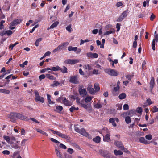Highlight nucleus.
Segmentation results:
<instances>
[{"label":"nucleus","instance_id":"11","mask_svg":"<svg viewBox=\"0 0 158 158\" xmlns=\"http://www.w3.org/2000/svg\"><path fill=\"white\" fill-rule=\"evenodd\" d=\"M17 113L15 112H11L9 115L8 117L11 119V121L14 123L15 122L16 119Z\"/></svg>","mask_w":158,"mask_h":158},{"label":"nucleus","instance_id":"22","mask_svg":"<svg viewBox=\"0 0 158 158\" xmlns=\"http://www.w3.org/2000/svg\"><path fill=\"white\" fill-rule=\"evenodd\" d=\"M59 22L58 21H56L52 24L50 27L49 28H48L47 29L49 30V29H53L56 27L59 24Z\"/></svg>","mask_w":158,"mask_h":158},{"label":"nucleus","instance_id":"35","mask_svg":"<svg viewBox=\"0 0 158 158\" xmlns=\"http://www.w3.org/2000/svg\"><path fill=\"white\" fill-rule=\"evenodd\" d=\"M125 121L126 123L129 124L131 123V119L129 116H127L125 117Z\"/></svg>","mask_w":158,"mask_h":158},{"label":"nucleus","instance_id":"56","mask_svg":"<svg viewBox=\"0 0 158 158\" xmlns=\"http://www.w3.org/2000/svg\"><path fill=\"white\" fill-rule=\"evenodd\" d=\"M46 77V75L44 74H42L39 76V79L40 81H41L42 79H44Z\"/></svg>","mask_w":158,"mask_h":158},{"label":"nucleus","instance_id":"40","mask_svg":"<svg viewBox=\"0 0 158 158\" xmlns=\"http://www.w3.org/2000/svg\"><path fill=\"white\" fill-rule=\"evenodd\" d=\"M127 13L128 10H125L122 13L121 15L123 18H126L127 16Z\"/></svg>","mask_w":158,"mask_h":158},{"label":"nucleus","instance_id":"54","mask_svg":"<svg viewBox=\"0 0 158 158\" xmlns=\"http://www.w3.org/2000/svg\"><path fill=\"white\" fill-rule=\"evenodd\" d=\"M2 153L4 155H9L10 154V152L8 150H4L2 151Z\"/></svg>","mask_w":158,"mask_h":158},{"label":"nucleus","instance_id":"2","mask_svg":"<svg viewBox=\"0 0 158 158\" xmlns=\"http://www.w3.org/2000/svg\"><path fill=\"white\" fill-rule=\"evenodd\" d=\"M52 71H60L63 73H68V69L65 66H63V68H60L58 65L53 66L51 67Z\"/></svg>","mask_w":158,"mask_h":158},{"label":"nucleus","instance_id":"3","mask_svg":"<svg viewBox=\"0 0 158 158\" xmlns=\"http://www.w3.org/2000/svg\"><path fill=\"white\" fill-rule=\"evenodd\" d=\"M50 131L54 134H56L59 137L68 140H69L71 139L70 137L68 135L62 134L57 131H54L52 129H50Z\"/></svg>","mask_w":158,"mask_h":158},{"label":"nucleus","instance_id":"37","mask_svg":"<svg viewBox=\"0 0 158 158\" xmlns=\"http://www.w3.org/2000/svg\"><path fill=\"white\" fill-rule=\"evenodd\" d=\"M42 40V38H40L37 39L36 40L35 44L36 46H38L39 45V43L41 42Z\"/></svg>","mask_w":158,"mask_h":158},{"label":"nucleus","instance_id":"36","mask_svg":"<svg viewBox=\"0 0 158 158\" xmlns=\"http://www.w3.org/2000/svg\"><path fill=\"white\" fill-rule=\"evenodd\" d=\"M79 110L78 107H75L73 106H72L69 109V111L71 112H73L74 110Z\"/></svg>","mask_w":158,"mask_h":158},{"label":"nucleus","instance_id":"32","mask_svg":"<svg viewBox=\"0 0 158 158\" xmlns=\"http://www.w3.org/2000/svg\"><path fill=\"white\" fill-rule=\"evenodd\" d=\"M3 138L8 143L10 144H12V142H10V138L9 136H3Z\"/></svg>","mask_w":158,"mask_h":158},{"label":"nucleus","instance_id":"46","mask_svg":"<svg viewBox=\"0 0 158 158\" xmlns=\"http://www.w3.org/2000/svg\"><path fill=\"white\" fill-rule=\"evenodd\" d=\"M81 107H83L85 109H87L88 108V106L87 105H86L85 104H84L82 103V102H83V101H82V100L81 101Z\"/></svg>","mask_w":158,"mask_h":158},{"label":"nucleus","instance_id":"10","mask_svg":"<svg viewBox=\"0 0 158 158\" xmlns=\"http://www.w3.org/2000/svg\"><path fill=\"white\" fill-rule=\"evenodd\" d=\"M79 62V60L76 59H67L64 61L65 64H74Z\"/></svg>","mask_w":158,"mask_h":158},{"label":"nucleus","instance_id":"58","mask_svg":"<svg viewBox=\"0 0 158 158\" xmlns=\"http://www.w3.org/2000/svg\"><path fill=\"white\" fill-rule=\"evenodd\" d=\"M117 109L118 110H120L122 109V105L121 104H118L116 105Z\"/></svg>","mask_w":158,"mask_h":158},{"label":"nucleus","instance_id":"7","mask_svg":"<svg viewBox=\"0 0 158 158\" xmlns=\"http://www.w3.org/2000/svg\"><path fill=\"white\" fill-rule=\"evenodd\" d=\"M69 81L73 84H77L79 83L78 77L76 75L70 76Z\"/></svg>","mask_w":158,"mask_h":158},{"label":"nucleus","instance_id":"16","mask_svg":"<svg viewBox=\"0 0 158 158\" xmlns=\"http://www.w3.org/2000/svg\"><path fill=\"white\" fill-rule=\"evenodd\" d=\"M155 84V82L154 78L152 77H151L150 81V88L151 91L152 90L154 85Z\"/></svg>","mask_w":158,"mask_h":158},{"label":"nucleus","instance_id":"45","mask_svg":"<svg viewBox=\"0 0 158 158\" xmlns=\"http://www.w3.org/2000/svg\"><path fill=\"white\" fill-rule=\"evenodd\" d=\"M92 99V98L91 97H87L85 100V102H86L88 103Z\"/></svg>","mask_w":158,"mask_h":158},{"label":"nucleus","instance_id":"14","mask_svg":"<svg viewBox=\"0 0 158 158\" xmlns=\"http://www.w3.org/2000/svg\"><path fill=\"white\" fill-rule=\"evenodd\" d=\"M86 55L88 57L91 58H96L98 56V54L96 53H92L91 52L87 53Z\"/></svg>","mask_w":158,"mask_h":158},{"label":"nucleus","instance_id":"55","mask_svg":"<svg viewBox=\"0 0 158 158\" xmlns=\"http://www.w3.org/2000/svg\"><path fill=\"white\" fill-rule=\"evenodd\" d=\"M123 109L124 110H126L129 109V106L128 104H125L123 106Z\"/></svg>","mask_w":158,"mask_h":158},{"label":"nucleus","instance_id":"25","mask_svg":"<svg viewBox=\"0 0 158 158\" xmlns=\"http://www.w3.org/2000/svg\"><path fill=\"white\" fill-rule=\"evenodd\" d=\"M77 49L78 48L77 47H73L72 46H69L68 47V50L69 51H73L76 52Z\"/></svg>","mask_w":158,"mask_h":158},{"label":"nucleus","instance_id":"62","mask_svg":"<svg viewBox=\"0 0 158 158\" xmlns=\"http://www.w3.org/2000/svg\"><path fill=\"white\" fill-rule=\"evenodd\" d=\"M60 147L62 149H66L67 148V147L65 145H64V144L61 143L60 144Z\"/></svg>","mask_w":158,"mask_h":158},{"label":"nucleus","instance_id":"5","mask_svg":"<svg viewBox=\"0 0 158 158\" xmlns=\"http://www.w3.org/2000/svg\"><path fill=\"white\" fill-rule=\"evenodd\" d=\"M105 72L111 76H117L118 75L117 72L115 70L110 68L105 69L104 70Z\"/></svg>","mask_w":158,"mask_h":158},{"label":"nucleus","instance_id":"44","mask_svg":"<svg viewBox=\"0 0 158 158\" xmlns=\"http://www.w3.org/2000/svg\"><path fill=\"white\" fill-rule=\"evenodd\" d=\"M71 27V25H69L66 27V30L69 32H71L72 31V29Z\"/></svg>","mask_w":158,"mask_h":158},{"label":"nucleus","instance_id":"43","mask_svg":"<svg viewBox=\"0 0 158 158\" xmlns=\"http://www.w3.org/2000/svg\"><path fill=\"white\" fill-rule=\"evenodd\" d=\"M5 23V21L4 20H1L0 22V29L2 30L4 28V25L3 24Z\"/></svg>","mask_w":158,"mask_h":158},{"label":"nucleus","instance_id":"29","mask_svg":"<svg viewBox=\"0 0 158 158\" xmlns=\"http://www.w3.org/2000/svg\"><path fill=\"white\" fill-rule=\"evenodd\" d=\"M114 153L116 155H121L123 154L122 152L120 150H115L114 151Z\"/></svg>","mask_w":158,"mask_h":158},{"label":"nucleus","instance_id":"1","mask_svg":"<svg viewBox=\"0 0 158 158\" xmlns=\"http://www.w3.org/2000/svg\"><path fill=\"white\" fill-rule=\"evenodd\" d=\"M100 154L104 158H117L111 155V154L106 150L100 149L99 150Z\"/></svg>","mask_w":158,"mask_h":158},{"label":"nucleus","instance_id":"53","mask_svg":"<svg viewBox=\"0 0 158 158\" xmlns=\"http://www.w3.org/2000/svg\"><path fill=\"white\" fill-rule=\"evenodd\" d=\"M152 112L153 113L158 112V108L156 106H154L153 107V110H152Z\"/></svg>","mask_w":158,"mask_h":158},{"label":"nucleus","instance_id":"31","mask_svg":"<svg viewBox=\"0 0 158 158\" xmlns=\"http://www.w3.org/2000/svg\"><path fill=\"white\" fill-rule=\"evenodd\" d=\"M118 97L120 99L122 100L126 98V95L125 93H123L119 95Z\"/></svg>","mask_w":158,"mask_h":158},{"label":"nucleus","instance_id":"13","mask_svg":"<svg viewBox=\"0 0 158 158\" xmlns=\"http://www.w3.org/2000/svg\"><path fill=\"white\" fill-rule=\"evenodd\" d=\"M116 121L117 122H119V119L117 118H111L109 119V122L112 124V125L114 127H116L117 126L116 123L115 122Z\"/></svg>","mask_w":158,"mask_h":158},{"label":"nucleus","instance_id":"38","mask_svg":"<svg viewBox=\"0 0 158 158\" xmlns=\"http://www.w3.org/2000/svg\"><path fill=\"white\" fill-rule=\"evenodd\" d=\"M94 87L95 90L98 91L100 90V87L99 84L97 83H95L94 85Z\"/></svg>","mask_w":158,"mask_h":158},{"label":"nucleus","instance_id":"39","mask_svg":"<svg viewBox=\"0 0 158 158\" xmlns=\"http://www.w3.org/2000/svg\"><path fill=\"white\" fill-rule=\"evenodd\" d=\"M60 83L57 81H54L53 82V83L51 85L52 87H54L55 86H57L60 85Z\"/></svg>","mask_w":158,"mask_h":158},{"label":"nucleus","instance_id":"64","mask_svg":"<svg viewBox=\"0 0 158 158\" xmlns=\"http://www.w3.org/2000/svg\"><path fill=\"white\" fill-rule=\"evenodd\" d=\"M120 25H121V24L118 23H117L116 24V27L117 28V31H119V30L120 29Z\"/></svg>","mask_w":158,"mask_h":158},{"label":"nucleus","instance_id":"17","mask_svg":"<svg viewBox=\"0 0 158 158\" xmlns=\"http://www.w3.org/2000/svg\"><path fill=\"white\" fill-rule=\"evenodd\" d=\"M63 104L66 106H71L72 105V103L67 99L65 97H64L63 100Z\"/></svg>","mask_w":158,"mask_h":158},{"label":"nucleus","instance_id":"60","mask_svg":"<svg viewBox=\"0 0 158 158\" xmlns=\"http://www.w3.org/2000/svg\"><path fill=\"white\" fill-rule=\"evenodd\" d=\"M12 147L15 149H17L19 148V146L16 143H14L12 145Z\"/></svg>","mask_w":158,"mask_h":158},{"label":"nucleus","instance_id":"49","mask_svg":"<svg viewBox=\"0 0 158 158\" xmlns=\"http://www.w3.org/2000/svg\"><path fill=\"white\" fill-rule=\"evenodd\" d=\"M50 140L52 142L55 143L57 144H59L60 143V142L59 141L53 138H51Z\"/></svg>","mask_w":158,"mask_h":158},{"label":"nucleus","instance_id":"26","mask_svg":"<svg viewBox=\"0 0 158 158\" xmlns=\"http://www.w3.org/2000/svg\"><path fill=\"white\" fill-rule=\"evenodd\" d=\"M36 130L37 132L40 133L43 135H45L46 136H48V134L46 132H45L44 131H42L39 128H36Z\"/></svg>","mask_w":158,"mask_h":158},{"label":"nucleus","instance_id":"52","mask_svg":"<svg viewBox=\"0 0 158 158\" xmlns=\"http://www.w3.org/2000/svg\"><path fill=\"white\" fill-rule=\"evenodd\" d=\"M6 34L7 35H10L13 33L12 31L11 30H7L6 31Z\"/></svg>","mask_w":158,"mask_h":158},{"label":"nucleus","instance_id":"15","mask_svg":"<svg viewBox=\"0 0 158 158\" xmlns=\"http://www.w3.org/2000/svg\"><path fill=\"white\" fill-rule=\"evenodd\" d=\"M78 91L82 97H85L87 94V91L86 89H84L80 88Z\"/></svg>","mask_w":158,"mask_h":158},{"label":"nucleus","instance_id":"59","mask_svg":"<svg viewBox=\"0 0 158 158\" xmlns=\"http://www.w3.org/2000/svg\"><path fill=\"white\" fill-rule=\"evenodd\" d=\"M67 152L70 154H72L73 153L74 151L72 149L69 148H68Z\"/></svg>","mask_w":158,"mask_h":158},{"label":"nucleus","instance_id":"33","mask_svg":"<svg viewBox=\"0 0 158 158\" xmlns=\"http://www.w3.org/2000/svg\"><path fill=\"white\" fill-rule=\"evenodd\" d=\"M47 100L48 103L50 104H54V102L53 101H52L51 100V95L49 94H47Z\"/></svg>","mask_w":158,"mask_h":158},{"label":"nucleus","instance_id":"30","mask_svg":"<svg viewBox=\"0 0 158 158\" xmlns=\"http://www.w3.org/2000/svg\"><path fill=\"white\" fill-rule=\"evenodd\" d=\"M56 107L57 110L56 111L57 112H61L63 109V108L61 106H56Z\"/></svg>","mask_w":158,"mask_h":158},{"label":"nucleus","instance_id":"6","mask_svg":"<svg viewBox=\"0 0 158 158\" xmlns=\"http://www.w3.org/2000/svg\"><path fill=\"white\" fill-rule=\"evenodd\" d=\"M68 44L69 43L68 42L63 43L60 44V45L58 46L55 49L53 50V52L54 53H55L58 51H60L63 49L65 46L68 45Z\"/></svg>","mask_w":158,"mask_h":158},{"label":"nucleus","instance_id":"63","mask_svg":"<svg viewBox=\"0 0 158 158\" xmlns=\"http://www.w3.org/2000/svg\"><path fill=\"white\" fill-rule=\"evenodd\" d=\"M113 33V31L111 30H110L109 31H107L104 34V35H108L109 34H111Z\"/></svg>","mask_w":158,"mask_h":158},{"label":"nucleus","instance_id":"51","mask_svg":"<svg viewBox=\"0 0 158 158\" xmlns=\"http://www.w3.org/2000/svg\"><path fill=\"white\" fill-rule=\"evenodd\" d=\"M124 19L122 16L121 15H120L119 17L117 19L116 21L117 22H121Z\"/></svg>","mask_w":158,"mask_h":158},{"label":"nucleus","instance_id":"48","mask_svg":"<svg viewBox=\"0 0 158 158\" xmlns=\"http://www.w3.org/2000/svg\"><path fill=\"white\" fill-rule=\"evenodd\" d=\"M145 138L148 140H151L152 138V135L150 134L146 135L145 136Z\"/></svg>","mask_w":158,"mask_h":158},{"label":"nucleus","instance_id":"61","mask_svg":"<svg viewBox=\"0 0 158 158\" xmlns=\"http://www.w3.org/2000/svg\"><path fill=\"white\" fill-rule=\"evenodd\" d=\"M122 150H123V151L124 152H125L128 154L130 153V151L129 150H127V148H124V147L123 148Z\"/></svg>","mask_w":158,"mask_h":158},{"label":"nucleus","instance_id":"9","mask_svg":"<svg viewBox=\"0 0 158 158\" xmlns=\"http://www.w3.org/2000/svg\"><path fill=\"white\" fill-rule=\"evenodd\" d=\"M27 121L29 120L28 118L26 116L23 115L19 113H17L16 119Z\"/></svg>","mask_w":158,"mask_h":158},{"label":"nucleus","instance_id":"34","mask_svg":"<svg viewBox=\"0 0 158 158\" xmlns=\"http://www.w3.org/2000/svg\"><path fill=\"white\" fill-rule=\"evenodd\" d=\"M119 89V87L118 85H117L116 87H115L114 88L113 91H112V93L114 95H116V94H115L114 92H117L118 91Z\"/></svg>","mask_w":158,"mask_h":158},{"label":"nucleus","instance_id":"21","mask_svg":"<svg viewBox=\"0 0 158 158\" xmlns=\"http://www.w3.org/2000/svg\"><path fill=\"white\" fill-rule=\"evenodd\" d=\"M35 100L36 102L40 101V102L43 103L44 102V99L43 97H40V96L35 98Z\"/></svg>","mask_w":158,"mask_h":158},{"label":"nucleus","instance_id":"47","mask_svg":"<svg viewBox=\"0 0 158 158\" xmlns=\"http://www.w3.org/2000/svg\"><path fill=\"white\" fill-rule=\"evenodd\" d=\"M85 68L86 69H88L89 70H90L92 69V67L89 64H87L84 66Z\"/></svg>","mask_w":158,"mask_h":158},{"label":"nucleus","instance_id":"23","mask_svg":"<svg viewBox=\"0 0 158 158\" xmlns=\"http://www.w3.org/2000/svg\"><path fill=\"white\" fill-rule=\"evenodd\" d=\"M94 142L97 143H99L101 141V138L99 136H97L95 138L93 139Z\"/></svg>","mask_w":158,"mask_h":158},{"label":"nucleus","instance_id":"20","mask_svg":"<svg viewBox=\"0 0 158 158\" xmlns=\"http://www.w3.org/2000/svg\"><path fill=\"white\" fill-rule=\"evenodd\" d=\"M139 140L140 143H144L145 144L149 143L147 141L145 140L144 138L143 137H141L139 138Z\"/></svg>","mask_w":158,"mask_h":158},{"label":"nucleus","instance_id":"4","mask_svg":"<svg viewBox=\"0 0 158 158\" xmlns=\"http://www.w3.org/2000/svg\"><path fill=\"white\" fill-rule=\"evenodd\" d=\"M103 130L105 131L106 134L104 135L103 136V141L104 142H109L111 141L110 136V134L109 132V131L107 128L104 127L103 128Z\"/></svg>","mask_w":158,"mask_h":158},{"label":"nucleus","instance_id":"18","mask_svg":"<svg viewBox=\"0 0 158 158\" xmlns=\"http://www.w3.org/2000/svg\"><path fill=\"white\" fill-rule=\"evenodd\" d=\"M115 144L116 146L118 147L121 149L123 148L124 146L121 142L117 141L115 142Z\"/></svg>","mask_w":158,"mask_h":158},{"label":"nucleus","instance_id":"28","mask_svg":"<svg viewBox=\"0 0 158 158\" xmlns=\"http://www.w3.org/2000/svg\"><path fill=\"white\" fill-rule=\"evenodd\" d=\"M88 90L89 92L92 94H94L95 93V92L93 88L88 87Z\"/></svg>","mask_w":158,"mask_h":158},{"label":"nucleus","instance_id":"19","mask_svg":"<svg viewBox=\"0 0 158 158\" xmlns=\"http://www.w3.org/2000/svg\"><path fill=\"white\" fill-rule=\"evenodd\" d=\"M79 133L85 136L89 135L88 133L86 132L85 129L83 128L81 129L80 133Z\"/></svg>","mask_w":158,"mask_h":158},{"label":"nucleus","instance_id":"27","mask_svg":"<svg viewBox=\"0 0 158 158\" xmlns=\"http://www.w3.org/2000/svg\"><path fill=\"white\" fill-rule=\"evenodd\" d=\"M55 152L56 153V154L57 155V156L59 158H62V155L60 153V151L57 149H55Z\"/></svg>","mask_w":158,"mask_h":158},{"label":"nucleus","instance_id":"41","mask_svg":"<svg viewBox=\"0 0 158 158\" xmlns=\"http://www.w3.org/2000/svg\"><path fill=\"white\" fill-rule=\"evenodd\" d=\"M1 93H3L7 94H8L10 93V91L8 90L1 89Z\"/></svg>","mask_w":158,"mask_h":158},{"label":"nucleus","instance_id":"24","mask_svg":"<svg viewBox=\"0 0 158 158\" xmlns=\"http://www.w3.org/2000/svg\"><path fill=\"white\" fill-rule=\"evenodd\" d=\"M46 77L47 78L51 80H55L56 78L51 75L48 74H46Z\"/></svg>","mask_w":158,"mask_h":158},{"label":"nucleus","instance_id":"57","mask_svg":"<svg viewBox=\"0 0 158 158\" xmlns=\"http://www.w3.org/2000/svg\"><path fill=\"white\" fill-rule=\"evenodd\" d=\"M94 106L96 108L99 109L102 107V105L99 103H97Z\"/></svg>","mask_w":158,"mask_h":158},{"label":"nucleus","instance_id":"50","mask_svg":"<svg viewBox=\"0 0 158 158\" xmlns=\"http://www.w3.org/2000/svg\"><path fill=\"white\" fill-rule=\"evenodd\" d=\"M136 111L139 114H141L142 112V109L141 107H138L136 109Z\"/></svg>","mask_w":158,"mask_h":158},{"label":"nucleus","instance_id":"42","mask_svg":"<svg viewBox=\"0 0 158 158\" xmlns=\"http://www.w3.org/2000/svg\"><path fill=\"white\" fill-rule=\"evenodd\" d=\"M19 43L17 42H16L14 44H11L10 46H9V48H11V50H12L13 49V48L16 45L18 44Z\"/></svg>","mask_w":158,"mask_h":158},{"label":"nucleus","instance_id":"8","mask_svg":"<svg viewBox=\"0 0 158 158\" xmlns=\"http://www.w3.org/2000/svg\"><path fill=\"white\" fill-rule=\"evenodd\" d=\"M156 31H155L154 32V38L153 40L152 41V50L154 51L155 50V45L156 44V42H158V35H156Z\"/></svg>","mask_w":158,"mask_h":158},{"label":"nucleus","instance_id":"12","mask_svg":"<svg viewBox=\"0 0 158 158\" xmlns=\"http://www.w3.org/2000/svg\"><path fill=\"white\" fill-rule=\"evenodd\" d=\"M22 19H14L13 21H12L10 24L11 26H15L17 25L18 24H20L22 21Z\"/></svg>","mask_w":158,"mask_h":158}]
</instances>
